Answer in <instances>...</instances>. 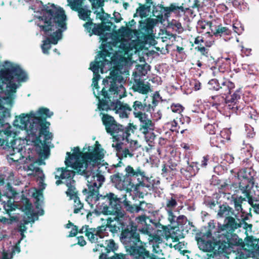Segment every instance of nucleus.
I'll list each match as a JSON object with an SVG mask.
<instances>
[{
	"label": "nucleus",
	"mask_w": 259,
	"mask_h": 259,
	"mask_svg": "<svg viewBox=\"0 0 259 259\" xmlns=\"http://www.w3.org/2000/svg\"><path fill=\"white\" fill-rule=\"evenodd\" d=\"M117 219V221H112L109 231L112 233L120 232V240L129 254H139L147 258H151L153 255H157L151 253L146 248V243L141 240L139 232L148 235L150 241L159 240L160 237L155 234L154 227H156V223L153 222L148 217L141 215L136 218L138 226L131 219L126 215Z\"/></svg>",
	"instance_id": "obj_1"
},
{
	"label": "nucleus",
	"mask_w": 259,
	"mask_h": 259,
	"mask_svg": "<svg viewBox=\"0 0 259 259\" xmlns=\"http://www.w3.org/2000/svg\"><path fill=\"white\" fill-rule=\"evenodd\" d=\"M123 80L119 68L114 66L109 75L103 79L101 93L96 95V98L99 100V110L108 111L112 109L120 118H127L132 112L131 106L118 100L122 97L120 92L125 91L121 84Z\"/></svg>",
	"instance_id": "obj_2"
},
{
	"label": "nucleus",
	"mask_w": 259,
	"mask_h": 259,
	"mask_svg": "<svg viewBox=\"0 0 259 259\" xmlns=\"http://www.w3.org/2000/svg\"><path fill=\"white\" fill-rule=\"evenodd\" d=\"M40 14L36 23L46 36L41 48L44 54L48 55L51 45H56L62 38V32L67 29V18L63 9L54 4L43 5Z\"/></svg>",
	"instance_id": "obj_3"
},
{
	"label": "nucleus",
	"mask_w": 259,
	"mask_h": 259,
	"mask_svg": "<svg viewBox=\"0 0 259 259\" xmlns=\"http://www.w3.org/2000/svg\"><path fill=\"white\" fill-rule=\"evenodd\" d=\"M100 146L97 141L96 147L93 151L91 146L88 147V152H85L80 151L79 147H75L72 154L67 152L65 160L66 166L56 168V177L70 179L74 178L75 172L83 176H88L92 171L88 169L89 164L93 162L94 166L103 157L99 151Z\"/></svg>",
	"instance_id": "obj_4"
},
{
	"label": "nucleus",
	"mask_w": 259,
	"mask_h": 259,
	"mask_svg": "<svg viewBox=\"0 0 259 259\" xmlns=\"http://www.w3.org/2000/svg\"><path fill=\"white\" fill-rule=\"evenodd\" d=\"M125 174L117 171L110 176L112 183L120 190L139 192L141 188H149L150 184L144 182L147 180L146 172L139 166L134 169L131 165H127L124 168Z\"/></svg>",
	"instance_id": "obj_5"
},
{
	"label": "nucleus",
	"mask_w": 259,
	"mask_h": 259,
	"mask_svg": "<svg viewBox=\"0 0 259 259\" xmlns=\"http://www.w3.org/2000/svg\"><path fill=\"white\" fill-rule=\"evenodd\" d=\"M10 110L4 108L0 112V150H5L13 156L10 159L13 161H18L21 159L20 148L16 147L15 133L13 132L11 125L6 122V119L10 117Z\"/></svg>",
	"instance_id": "obj_6"
},
{
	"label": "nucleus",
	"mask_w": 259,
	"mask_h": 259,
	"mask_svg": "<svg viewBox=\"0 0 259 259\" xmlns=\"http://www.w3.org/2000/svg\"><path fill=\"white\" fill-rule=\"evenodd\" d=\"M123 202L127 203L113 192H103L99 199L97 209L103 214L115 215L111 221H117V219L126 215L122 209Z\"/></svg>",
	"instance_id": "obj_7"
},
{
	"label": "nucleus",
	"mask_w": 259,
	"mask_h": 259,
	"mask_svg": "<svg viewBox=\"0 0 259 259\" xmlns=\"http://www.w3.org/2000/svg\"><path fill=\"white\" fill-rule=\"evenodd\" d=\"M27 78V74L18 65L11 64L0 70V89L3 90L6 85L10 92L15 93L17 88L16 81H25Z\"/></svg>",
	"instance_id": "obj_8"
},
{
	"label": "nucleus",
	"mask_w": 259,
	"mask_h": 259,
	"mask_svg": "<svg viewBox=\"0 0 259 259\" xmlns=\"http://www.w3.org/2000/svg\"><path fill=\"white\" fill-rule=\"evenodd\" d=\"M86 177L88 181V189H84L82 193L85 195L86 201L91 205L95 204L96 209L98 206L99 199L101 196L99 189L105 181V178L100 172L92 171V172Z\"/></svg>",
	"instance_id": "obj_9"
},
{
	"label": "nucleus",
	"mask_w": 259,
	"mask_h": 259,
	"mask_svg": "<svg viewBox=\"0 0 259 259\" xmlns=\"http://www.w3.org/2000/svg\"><path fill=\"white\" fill-rule=\"evenodd\" d=\"M159 98H160V95L157 93L153 96L146 95L143 99L135 101L132 106H131L134 117H141L142 116H145L146 114V112L151 113L154 111L159 103L157 100Z\"/></svg>",
	"instance_id": "obj_10"
},
{
	"label": "nucleus",
	"mask_w": 259,
	"mask_h": 259,
	"mask_svg": "<svg viewBox=\"0 0 259 259\" xmlns=\"http://www.w3.org/2000/svg\"><path fill=\"white\" fill-rule=\"evenodd\" d=\"M241 95L240 89L237 90L234 93L227 102L229 108L237 114H240L242 112L247 114L248 118L255 119V111L252 107L245 105L243 100L241 98Z\"/></svg>",
	"instance_id": "obj_11"
},
{
	"label": "nucleus",
	"mask_w": 259,
	"mask_h": 259,
	"mask_svg": "<svg viewBox=\"0 0 259 259\" xmlns=\"http://www.w3.org/2000/svg\"><path fill=\"white\" fill-rule=\"evenodd\" d=\"M217 244L218 245V251L220 252H225L227 249L232 248L233 246H240L243 247L244 243L243 240L239 238L238 236L233 233L225 234H217Z\"/></svg>",
	"instance_id": "obj_12"
},
{
	"label": "nucleus",
	"mask_w": 259,
	"mask_h": 259,
	"mask_svg": "<svg viewBox=\"0 0 259 259\" xmlns=\"http://www.w3.org/2000/svg\"><path fill=\"white\" fill-rule=\"evenodd\" d=\"M4 208L6 212L9 215L11 213L18 208L24 212L25 214H31L32 216L35 214L32 210V204L29 199L27 198L24 194L21 196L20 200L15 204L11 199L8 200L4 204Z\"/></svg>",
	"instance_id": "obj_13"
},
{
	"label": "nucleus",
	"mask_w": 259,
	"mask_h": 259,
	"mask_svg": "<svg viewBox=\"0 0 259 259\" xmlns=\"http://www.w3.org/2000/svg\"><path fill=\"white\" fill-rule=\"evenodd\" d=\"M154 25V21L152 19L148 18L145 21L139 22V29L135 30V35L139 41L147 44L154 39L152 35Z\"/></svg>",
	"instance_id": "obj_14"
},
{
	"label": "nucleus",
	"mask_w": 259,
	"mask_h": 259,
	"mask_svg": "<svg viewBox=\"0 0 259 259\" xmlns=\"http://www.w3.org/2000/svg\"><path fill=\"white\" fill-rule=\"evenodd\" d=\"M107 223L106 225L98 226L97 228H89L88 226V229L85 230L84 232L85 235L90 241L92 243H99L98 237L103 238L108 235V231L110 230V226L111 225L112 221H111V218H109L107 220Z\"/></svg>",
	"instance_id": "obj_15"
},
{
	"label": "nucleus",
	"mask_w": 259,
	"mask_h": 259,
	"mask_svg": "<svg viewBox=\"0 0 259 259\" xmlns=\"http://www.w3.org/2000/svg\"><path fill=\"white\" fill-rule=\"evenodd\" d=\"M136 129V125H134L133 123H129L126 127L120 124H118L116 128L110 133V135L116 141L125 140L128 143L131 135L134 134Z\"/></svg>",
	"instance_id": "obj_16"
},
{
	"label": "nucleus",
	"mask_w": 259,
	"mask_h": 259,
	"mask_svg": "<svg viewBox=\"0 0 259 259\" xmlns=\"http://www.w3.org/2000/svg\"><path fill=\"white\" fill-rule=\"evenodd\" d=\"M50 125L36 126V128L33 129L30 133L32 136H35V139L34 144L36 146L38 145H45L47 141L52 138L53 135L49 131V126Z\"/></svg>",
	"instance_id": "obj_17"
},
{
	"label": "nucleus",
	"mask_w": 259,
	"mask_h": 259,
	"mask_svg": "<svg viewBox=\"0 0 259 259\" xmlns=\"http://www.w3.org/2000/svg\"><path fill=\"white\" fill-rule=\"evenodd\" d=\"M97 244L93 250L94 252L100 251L99 259H108V253L113 252L114 253L118 249V245L113 239L106 240L104 243H97Z\"/></svg>",
	"instance_id": "obj_18"
},
{
	"label": "nucleus",
	"mask_w": 259,
	"mask_h": 259,
	"mask_svg": "<svg viewBox=\"0 0 259 259\" xmlns=\"http://www.w3.org/2000/svg\"><path fill=\"white\" fill-rule=\"evenodd\" d=\"M234 215L235 218L232 216L225 218L224 224L219 228L217 234L233 233L236 229L242 227L239 219L237 218L236 214Z\"/></svg>",
	"instance_id": "obj_19"
},
{
	"label": "nucleus",
	"mask_w": 259,
	"mask_h": 259,
	"mask_svg": "<svg viewBox=\"0 0 259 259\" xmlns=\"http://www.w3.org/2000/svg\"><path fill=\"white\" fill-rule=\"evenodd\" d=\"M68 5L74 11L77 12L79 18L84 21L92 19L91 11L82 7L83 0H67Z\"/></svg>",
	"instance_id": "obj_20"
},
{
	"label": "nucleus",
	"mask_w": 259,
	"mask_h": 259,
	"mask_svg": "<svg viewBox=\"0 0 259 259\" xmlns=\"http://www.w3.org/2000/svg\"><path fill=\"white\" fill-rule=\"evenodd\" d=\"M36 118H34L35 126L50 125V122L47 121L48 118L51 117L53 115V112H51L49 109L46 107H40L36 111Z\"/></svg>",
	"instance_id": "obj_21"
},
{
	"label": "nucleus",
	"mask_w": 259,
	"mask_h": 259,
	"mask_svg": "<svg viewBox=\"0 0 259 259\" xmlns=\"http://www.w3.org/2000/svg\"><path fill=\"white\" fill-rule=\"evenodd\" d=\"M217 232L214 233V236L212 237L214 242L210 240H205L204 238H200L198 241L199 248L205 252H210L213 251L215 247L218 248V245L217 244Z\"/></svg>",
	"instance_id": "obj_22"
},
{
	"label": "nucleus",
	"mask_w": 259,
	"mask_h": 259,
	"mask_svg": "<svg viewBox=\"0 0 259 259\" xmlns=\"http://www.w3.org/2000/svg\"><path fill=\"white\" fill-rule=\"evenodd\" d=\"M137 118L140 121L139 131L141 133L146 134L148 131H154V123L148 117L147 114L145 116H142L141 117Z\"/></svg>",
	"instance_id": "obj_23"
},
{
	"label": "nucleus",
	"mask_w": 259,
	"mask_h": 259,
	"mask_svg": "<svg viewBox=\"0 0 259 259\" xmlns=\"http://www.w3.org/2000/svg\"><path fill=\"white\" fill-rule=\"evenodd\" d=\"M108 259H165V257H160L158 255H153L151 258H147L141 255L136 254H124L122 253H115L113 255Z\"/></svg>",
	"instance_id": "obj_24"
},
{
	"label": "nucleus",
	"mask_w": 259,
	"mask_h": 259,
	"mask_svg": "<svg viewBox=\"0 0 259 259\" xmlns=\"http://www.w3.org/2000/svg\"><path fill=\"white\" fill-rule=\"evenodd\" d=\"M102 115V121L105 126L107 133L109 134L115 128L118 123L115 121L113 117L107 114L101 113Z\"/></svg>",
	"instance_id": "obj_25"
},
{
	"label": "nucleus",
	"mask_w": 259,
	"mask_h": 259,
	"mask_svg": "<svg viewBox=\"0 0 259 259\" xmlns=\"http://www.w3.org/2000/svg\"><path fill=\"white\" fill-rule=\"evenodd\" d=\"M134 92H137L143 95H146L150 91V84L147 82L145 83L143 80L135 79L132 87Z\"/></svg>",
	"instance_id": "obj_26"
},
{
	"label": "nucleus",
	"mask_w": 259,
	"mask_h": 259,
	"mask_svg": "<svg viewBox=\"0 0 259 259\" xmlns=\"http://www.w3.org/2000/svg\"><path fill=\"white\" fill-rule=\"evenodd\" d=\"M235 84L229 79L224 78L220 80V90L221 94L227 96L230 94L231 90L234 89Z\"/></svg>",
	"instance_id": "obj_27"
},
{
	"label": "nucleus",
	"mask_w": 259,
	"mask_h": 259,
	"mask_svg": "<svg viewBox=\"0 0 259 259\" xmlns=\"http://www.w3.org/2000/svg\"><path fill=\"white\" fill-rule=\"evenodd\" d=\"M235 215L234 210L229 206L227 203L221 204L219 206L217 215L220 218H225L232 217Z\"/></svg>",
	"instance_id": "obj_28"
},
{
	"label": "nucleus",
	"mask_w": 259,
	"mask_h": 259,
	"mask_svg": "<svg viewBox=\"0 0 259 259\" xmlns=\"http://www.w3.org/2000/svg\"><path fill=\"white\" fill-rule=\"evenodd\" d=\"M106 31L102 23L100 24H94V27L92 30V34L101 36L100 38L102 42H106L108 37L107 36V33H105Z\"/></svg>",
	"instance_id": "obj_29"
},
{
	"label": "nucleus",
	"mask_w": 259,
	"mask_h": 259,
	"mask_svg": "<svg viewBox=\"0 0 259 259\" xmlns=\"http://www.w3.org/2000/svg\"><path fill=\"white\" fill-rule=\"evenodd\" d=\"M55 179H62L61 178L56 177V171L55 172ZM73 178L71 179H68V178H64V179H66V186L68 187V189L67 191L66 192V194L67 196L69 197V199L70 200H72L73 198H74L75 196H78V192L76 191L75 187L71 185V182H74V181L73 180Z\"/></svg>",
	"instance_id": "obj_30"
},
{
	"label": "nucleus",
	"mask_w": 259,
	"mask_h": 259,
	"mask_svg": "<svg viewBox=\"0 0 259 259\" xmlns=\"http://www.w3.org/2000/svg\"><path fill=\"white\" fill-rule=\"evenodd\" d=\"M195 49L200 53L201 59H204L206 61H209L210 62L211 61L214 62V59L211 56L209 50L207 48L200 44L197 47H196Z\"/></svg>",
	"instance_id": "obj_31"
},
{
	"label": "nucleus",
	"mask_w": 259,
	"mask_h": 259,
	"mask_svg": "<svg viewBox=\"0 0 259 259\" xmlns=\"http://www.w3.org/2000/svg\"><path fill=\"white\" fill-rule=\"evenodd\" d=\"M246 201V198L241 196H238L235 195L231 196V201L234 204V207L236 211H240L242 214H245V212L243 209L242 204L243 201Z\"/></svg>",
	"instance_id": "obj_32"
},
{
	"label": "nucleus",
	"mask_w": 259,
	"mask_h": 259,
	"mask_svg": "<svg viewBox=\"0 0 259 259\" xmlns=\"http://www.w3.org/2000/svg\"><path fill=\"white\" fill-rule=\"evenodd\" d=\"M186 162L187 165L185 167H180V172L187 180H189L194 176L196 174L194 169V165L190 164L188 160Z\"/></svg>",
	"instance_id": "obj_33"
},
{
	"label": "nucleus",
	"mask_w": 259,
	"mask_h": 259,
	"mask_svg": "<svg viewBox=\"0 0 259 259\" xmlns=\"http://www.w3.org/2000/svg\"><path fill=\"white\" fill-rule=\"evenodd\" d=\"M150 6L139 4V7L136 10V13L134 14L135 18L139 16L141 18H146L150 12Z\"/></svg>",
	"instance_id": "obj_34"
},
{
	"label": "nucleus",
	"mask_w": 259,
	"mask_h": 259,
	"mask_svg": "<svg viewBox=\"0 0 259 259\" xmlns=\"http://www.w3.org/2000/svg\"><path fill=\"white\" fill-rule=\"evenodd\" d=\"M249 148L247 147V149H245L244 148H243L241 151V154L245 153L246 157L243 158V156L242 155L241 157H240L239 158L242 159V162L246 163V164L248 166H250L249 162H250L249 158L252 156V152L253 151V148L250 145H248Z\"/></svg>",
	"instance_id": "obj_35"
},
{
	"label": "nucleus",
	"mask_w": 259,
	"mask_h": 259,
	"mask_svg": "<svg viewBox=\"0 0 259 259\" xmlns=\"http://www.w3.org/2000/svg\"><path fill=\"white\" fill-rule=\"evenodd\" d=\"M240 179L249 181V183L251 185L254 184V178L252 175V171L250 169L247 168L242 169L240 171Z\"/></svg>",
	"instance_id": "obj_36"
},
{
	"label": "nucleus",
	"mask_w": 259,
	"mask_h": 259,
	"mask_svg": "<svg viewBox=\"0 0 259 259\" xmlns=\"http://www.w3.org/2000/svg\"><path fill=\"white\" fill-rule=\"evenodd\" d=\"M110 18V15L107 13H103L99 16V18L102 21V24L104 25V29L108 31L111 30L113 23L108 19Z\"/></svg>",
	"instance_id": "obj_37"
},
{
	"label": "nucleus",
	"mask_w": 259,
	"mask_h": 259,
	"mask_svg": "<svg viewBox=\"0 0 259 259\" xmlns=\"http://www.w3.org/2000/svg\"><path fill=\"white\" fill-rule=\"evenodd\" d=\"M213 33L215 36L230 35L231 34V30L227 27H223L221 25H220L218 26Z\"/></svg>",
	"instance_id": "obj_38"
},
{
	"label": "nucleus",
	"mask_w": 259,
	"mask_h": 259,
	"mask_svg": "<svg viewBox=\"0 0 259 259\" xmlns=\"http://www.w3.org/2000/svg\"><path fill=\"white\" fill-rule=\"evenodd\" d=\"M249 181L245 179H240V182L239 183V188L242 193H245V191H250L253 187L249 183Z\"/></svg>",
	"instance_id": "obj_39"
},
{
	"label": "nucleus",
	"mask_w": 259,
	"mask_h": 259,
	"mask_svg": "<svg viewBox=\"0 0 259 259\" xmlns=\"http://www.w3.org/2000/svg\"><path fill=\"white\" fill-rule=\"evenodd\" d=\"M218 123L217 122H208L204 126L205 130L210 135H215L218 131Z\"/></svg>",
	"instance_id": "obj_40"
},
{
	"label": "nucleus",
	"mask_w": 259,
	"mask_h": 259,
	"mask_svg": "<svg viewBox=\"0 0 259 259\" xmlns=\"http://www.w3.org/2000/svg\"><path fill=\"white\" fill-rule=\"evenodd\" d=\"M177 205L178 203L175 197L167 198L165 201V209L166 211L174 210Z\"/></svg>",
	"instance_id": "obj_41"
},
{
	"label": "nucleus",
	"mask_w": 259,
	"mask_h": 259,
	"mask_svg": "<svg viewBox=\"0 0 259 259\" xmlns=\"http://www.w3.org/2000/svg\"><path fill=\"white\" fill-rule=\"evenodd\" d=\"M72 200H73L74 201V208L73 212L74 213H78L80 211V210L83 208V204L81 202L78 196H75Z\"/></svg>",
	"instance_id": "obj_42"
},
{
	"label": "nucleus",
	"mask_w": 259,
	"mask_h": 259,
	"mask_svg": "<svg viewBox=\"0 0 259 259\" xmlns=\"http://www.w3.org/2000/svg\"><path fill=\"white\" fill-rule=\"evenodd\" d=\"M25 115L28 116L29 117V120L31 122L30 125H29V131L30 133L33 131V129H35L37 127L36 126H35L34 124H33L34 122V118H36L37 117L36 112L34 113L33 111H31L28 114H25Z\"/></svg>",
	"instance_id": "obj_43"
},
{
	"label": "nucleus",
	"mask_w": 259,
	"mask_h": 259,
	"mask_svg": "<svg viewBox=\"0 0 259 259\" xmlns=\"http://www.w3.org/2000/svg\"><path fill=\"white\" fill-rule=\"evenodd\" d=\"M97 58L95 59L94 62H92L90 64V67L89 68L93 72V73H97L99 72L100 66L103 64L101 61H97Z\"/></svg>",
	"instance_id": "obj_44"
},
{
	"label": "nucleus",
	"mask_w": 259,
	"mask_h": 259,
	"mask_svg": "<svg viewBox=\"0 0 259 259\" xmlns=\"http://www.w3.org/2000/svg\"><path fill=\"white\" fill-rule=\"evenodd\" d=\"M19 118L20 119V123L24 126L26 128H29V125L31 123L29 120V117L25 113H22L19 115Z\"/></svg>",
	"instance_id": "obj_45"
},
{
	"label": "nucleus",
	"mask_w": 259,
	"mask_h": 259,
	"mask_svg": "<svg viewBox=\"0 0 259 259\" xmlns=\"http://www.w3.org/2000/svg\"><path fill=\"white\" fill-rule=\"evenodd\" d=\"M100 78V75L99 74V72L97 73H94V77L93 78V83L92 85H94V87L97 90L98 93L97 94H95V92H94V94L96 97V95H98L99 93H101V91H99L100 87L98 84V80Z\"/></svg>",
	"instance_id": "obj_46"
},
{
	"label": "nucleus",
	"mask_w": 259,
	"mask_h": 259,
	"mask_svg": "<svg viewBox=\"0 0 259 259\" xmlns=\"http://www.w3.org/2000/svg\"><path fill=\"white\" fill-rule=\"evenodd\" d=\"M144 203H145L144 201H141V202H140V203L139 205H138V204L130 205H128L127 210L132 213L138 212L140 210H142L141 206Z\"/></svg>",
	"instance_id": "obj_47"
},
{
	"label": "nucleus",
	"mask_w": 259,
	"mask_h": 259,
	"mask_svg": "<svg viewBox=\"0 0 259 259\" xmlns=\"http://www.w3.org/2000/svg\"><path fill=\"white\" fill-rule=\"evenodd\" d=\"M208 84L210 90L215 91L220 90V81L219 82L217 79H212L210 80Z\"/></svg>",
	"instance_id": "obj_48"
},
{
	"label": "nucleus",
	"mask_w": 259,
	"mask_h": 259,
	"mask_svg": "<svg viewBox=\"0 0 259 259\" xmlns=\"http://www.w3.org/2000/svg\"><path fill=\"white\" fill-rule=\"evenodd\" d=\"M243 194L245 196V198L247 199V201L252 208L254 205V203H256L255 202L257 201V200L256 199H255V198L253 197V196L251 195V190L250 191H245V193Z\"/></svg>",
	"instance_id": "obj_49"
},
{
	"label": "nucleus",
	"mask_w": 259,
	"mask_h": 259,
	"mask_svg": "<svg viewBox=\"0 0 259 259\" xmlns=\"http://www.w3.org/2000/svg\"><path fill=\"white\" fill-rule=\"evenodd\" d=\"M164 11L166 13H169L170 12H177L178 10L183 9V7H179L176 6V4H171L169 7L163 8Z\"/></svg>",
	"instance_id": "obj_50"
},
{
	"label": "nucleus",
	"mask_w": 259,
	"mask_h": 259,
	"mask_svg": "<svg viewBox=\"0 0 259 259\" xmlns=\"http://www.w3.org/2000/svg\"><path fill=\"white\" fill-rule=\"evenodd\" d=\"M153 131H148L147 134H144L145 140L147 142L149 143V145H151V143H152L156 137L155 135L153 132Z\"/></svg>",
	"instance_id": "obj_51"
},
{
	"label": "nucleus",
	"mask_w": 259,
	"mask_h": 259,
	"mask_svg": "<svg viewBox=\"0 0 259 259\" xmlns=\"http://www.w3.org/2000/svg\"><path fill=\"white\" fill-rule=\"evenodd\" d=\"M132 32V29L128 27V26H122L118 30L119 34L121 36H128Z\"/></svg>",
	"instance_id": "obj_52"
},
{
	"label": "nucleus",
	"mask_w": 259,
	"mask_h": 259,
	"mask_svg": "<svg viewBox=\"0 0 259 259\" xmlns=\"http://www.w3.org/2000/svg\"><path fill=\"white\" fill-rule=\"evenodd\" d=\"M134 154L130 152V150L128 148H125L123 150H121V152L118 155V156L119 159H121V158H126L127 156H128L130 157H133Z\"/></svg>",
	"instance_id": "obj_53"
},
{
	"label": "nucleus",
	"mask_w": 259,
	"mask_h": 259,
	"mask_svg": "<svg viewBox=\"0 0 259 259\" xmlns=\"http://www.w3.org/2000/svg\"><path fill=\"white\" fill-rule=\"evenodd\" d=\"M231 133V132L229 129H224L221 131L220 137L226 140H230Z\"/></svg>",
	"instance_id": "obj_54"
},
{
	"label": "nucleus",
	"mask_w": 259,
	"mask_h": 259,
	"mask_svg": "<svg viewBox=\"0 0 259 259\" xmlns=\"http://www.w3.org/2000/svg\"><path fill=\"white\" fill-rule=\"evenodd\" d=\"M38 147L40 149V154L47 155L49 154L50 149L48 145L46 144L45 145H38L36 147Z\"/></svg>",
	"instance_id": "obj_55"
},
{
	"label": "nucleus",
	"mask_w": 259,
	"mask_h": 259,
	"mask_svg": "<svg viewBox=\"0 0 259 259\" xmlns=\"http://www.w3.org/2000/svg\"><path fill=\"white\" fill-rule=\"evenodd\" d=\"M93 25L94 26V24L92 22V19H89V20L83 24V26L87 32L91 33L90 36L92 34Z\"/></svg>",
	"instance_id": "obj_56"
},
{
	"label": "nucleus",
	"mask_w": 259,
	"mask_h": 259,
	"mask_svg": "<svg viewBox=\"0 0 259 259\" xmlns=\"http://www.w3.org/2000/svg\"><path fill=\"white\" fill-rule=\"evenodd\" d=\"M219 140L222 141L220 137L218 136H213L210 138V142L212 146L218 147L219 145Z\"/></svg>",
	"instance_id": "obj_57"
},
{
	"label": "nucleus",
	"mask_w": 259,
	"mask_h": 259,
	"mask_svg": "<svg viewBox=\"0 0 259 259\" xmlns=\"http://www.w3.org/2000/svg\"><path fill=\"white\" fill-rule=\"evenodd\" d=\"M174 247L176 249H178L179 251H182L183 254H184L185 253L189 252L188 250H182L183 248L185 247V243L183 242H179L174 246Z\"/></svg>",
	"instance_id": "obj_58"
},
{
	"label": "nucleus",
	"mask_w": 259,
	"mask_h": 259,
	"mask_svg": "<svg viewBox=\"0 0 259 259\" xmlns=\"http://www.w3.org/2000/svg\"><path fill=\"white\" fill-rule=\"evenodd\" d=\"M182 106L180 104H172L170 106V109L173 112L180 113L182 110Z\"/></svg>",
	"instance_id": "obj_59"
},
{
	"label": "nucleus",
	"mask_w": 259,
	"mask_h": 259,
	"mask_svg": "<svg viewBox=\"0 0 259 259\" xmlns=\"http://www.w3.org/2000/svg\"><path fill=\"white\" fill-rule=\"evenodd\" d=\"M35 213V215L32 216L31 214H28V219H23L22 221H21V223L25 225H28L29 223H33L34 222V219L33 218L34 217H35L37 215V213L34 212Z\"/></svg>",
	"instance_id": "obj_60"
},
{
	"label": "nucleus",
	"mask_w": 259,
	"mask_h": 259,
	"mask_svg": "<svg viewBox=\"0 0 259 259\" xmlns=\"http://www.w3.org/2000/svg\"><path fill=\"white\" fill-rule=\"evenodd\" d=\"M98 56L99 58H101L103 60H105V58L107 57H110V53L108 50L103 49L102 51L99 52Z\"/></svg>",
	"instance_id": "obj_61"
},
{
	"label": "nucleus",
	"mask_w": 259,
	"mask_h": 259,
	"mask_svg": "<svg viewBox=\"0 0 259 259\" xmlns=\"http://www.w3.org/2000/svg\"><path fill=\"white\" fill-rule=\"evenodd\" d=\"M228 186L229 184L227 182H224L219 187V192L225 194L227 190L228 189Z\"/></svg>",
	"instance_id": "obj_62"
},
{
	"label": "nucleus",
	"mask_w": 259,
	"mask_h": 259,
	"mask_svg": "<svg viewBox=\"0 0 259 259\" xmlns=\"http://www.w3.org/2000/svg\"><path fill=\"white\" fill-rule=\"evenodd\" d=\"M218 202L213 199H208L204 202L205 204L211 209H213Z\"/></svg>",
	"instance_id": "obj_63"
},
{
	"label": "nucleus",
	"mask_w": 259,
	"mask_h": 259,
	"mask_svg": "<svg viewBox=\"0 0 259 259\" xmlns=\"http://www.w3.org/2000/svg\"><path fill=\"white\" fill-rule=\"evenodd\" d=\"M168 162H169L168 167L170 169V170L171 171L177 170V167H179V163H178L176 162L173 161L172 159H170L168 161Z\"/></svg>",
	"instance_id": "obj_64"
}]
</instances>
